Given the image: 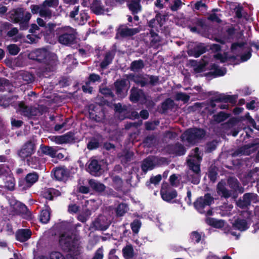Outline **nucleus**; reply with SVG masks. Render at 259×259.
I'll return each instance as SVG.
<instances>
[{
  "instance_id": "f257e3e1",
  "label": "nucleus",
  "mask_w": 259,
  "mask_h": 259,
  "mask_svg": "<svg viewBox=\"0 0 259 259\" xmlns=\"http://www.w3.org/2000/svg\"><path fill=\"white\" fill-rule=\"evenodd\" d=\"M79 239L78 236L72 233L65 232L60 236L59 243L64 250L71 251L77 255L81 249Z\"/></svg>"
},
{
  "instance_id": "f03ea898",
  "label": "nucleus",
  "mask_w": 259,
  "mask_h": 259,
  "mask_svg": "<svg viewBox=\"0 0 259 259\" xmlns=\"http://www.w3.org/2000/svg\"><path fill=\"white\" fill-rule=\"evenodd\" d=\"M192 154L193 156L188 159L187 163L189 168L194 172L191 178V182L194 184H198L200 181V162L201 160L199 154V148H195Z\"/></svg>"
},
{
  "instance_id": "7ed1b4c3",
  "label": "nucleus",
  "mask_w": 259,
  "mask_h": 259,
  "mask_svg": "<svg viewBox=\"0 0 259 259\" xmlns=\"http://www.w3.org/2000/svg\"><path fill=\"white\" fill-rule=\"evenodd\" d=\"M36 60L40 62H44L46 70L47 71H52L55 69L58 63L56 56L54 54L45 50H39L35 52Z\"/></svg>"
},
{
  "instance_id": "20e7f679",
  "label": "nucleus",
  "mask_w": 259,
  "mask_h": 259,
  "mask_svg": "<svg viewBox=\"0 0 259 259\" xmlns=\"http://www.w3.org/2000/svg\"><path fill=\"white\" fill-rule=\"evenodd\" d=\"M31 17V15L29 12H26L22 8H18L11 11L10 17L14 23H19L22 29H25Z\"/></svg>"
},
{
  "instance_id": "39448f33",
  "label": "nucleus",
  "mask_w": 259,
  "mask_h": 259,
  "mask_svg": "<svg viewBox=\"0 0 259 259\" xmlns=\"http://www.w3.org/2000/svg\"><path fill=\"white\" fill-rule=\"evenodd\" d=\"M244 191V187L236 178H228V198H231L233 200H236L239 195L242 194Z\"/></svg>"
},
{
  "instance_id": "423d86ee",
  "label": "nucleus",
  "mask_w": 259,
  "mask_h": 259,
  "mask_svg": "<svg viewBox=\"0 0 259 259\" xmlns=\"http://www.w3.org/2000/svg\"><path fill=\"white\" fill-rule=\"evenodd\" d=\"M205 132L200 128L190 129L183 133L181 136L183 141L190 144H194L203 138Z\"/></svg>"
},
{
  "instance_id": "0eeeda50",
  "label": "nucleus",
  "mask_w": 259,
  "mask_h": 259,
  "mask_svg": "<svg viewBox=\"0 0 259 259\" xmlns=\"http://www.w3.org/2000/svg\"><path fill=\"white\" fill-rule=\"evenodd\" d=\"M63 30L64 32L59 36V42L65 45L72 43L75 38L74 30L70 27H64Z\"/></svg>"
},
{
  "instance_id": "6e6552de",
  "label": "nucleus",
  "mask_w": 259,
  "mask_h": 259,
  "mask_svg": "<svg viewBox=\"0 0 259 259\" xmlns=\"http://www.w3.org/2000/svg\"><path fill=\"white\" fill-rule=\"evenodd\" d=\"M49 7L42 3L40 5H33L31 6V11L33 14L38 13L40 16L45 19H50L52 16V12Z\"/></svg>"
},
{
  "instance_id": "1a4fd4ad",
  "label": "nucleus",
  "mask_w": 259,
  "mask_h": 259,
  "mask_svg": "<svg viewBox=\"0 0 259 259\" xmlns=\"http://www.w3.org/2000/svg\"><path fill=\"white\" fill-rule=\"evenodd\" d=\"M256 195L252 193H245L242 198L238 200H233L236 205L240 209H246L251 205V201L256 197Z\"/></svg>"
},
{
  "instance_id": "9d476101",
  "label": "nucleus",
  "mask_w": 259,
  "mask_h": 259,
  "mask_svg": "<svg viewBox=\"0 0 259 259\" xmlns=\"http://www.w3.org/2000/svg\"><path fill=\"white\" fill-rule=\"evenodd\" d=\"M213 197L210 194L207 193L204 196L198 198L194 203L195 208L201 213L203 212V208L210 205L213 201Z\"/></svg>"
},
{
  "instance_id": "9b49d317",
  "label": "nucleus",
  "mask_w": 259,
  "mask_h": 259,
  "mask_svg": "<svg viewBox=\"0 0 259 259\" xmlns=\"http://www.w3.org/2000/svg\"><path fill=\"white\" fill-rule=\"evenodd\" d=\"M227 97L225 94H217L212 97L209 106L211 108H218L223 109L227 106Z\"/></svg>"
},
{
  "instance_id": "f8f14e48",
  "label": "nucleus",
  "mask_w": 259,
  "mask_h": 259,
  "mask_svg": "<svg viewBox=\"0 0 259 259\" xmlns=\"http://www.w3.org/2000/svg\"><path fill=\"white\" fill-rule=\"evenodd\" d=\"M38 176L36 173H29L24 179L19 181V186L23 190H26L31 187L38 180Z\"/></svg>"
},
{
  "instance_id": "ddd939ff",
  "label": "nucleus",
  "mask_w": 259,
  "mask_h": 259,
  "mask_svg": "<svg viewBox=\"0 0 259 259\" xmlns=\"http://www.w3.org/2000/svg\"><path fill=\"white\" fill-rule=\"evenodd\" d=\"M256 144L249 143L243 145L236 149L232 154L233 156L249 155L256 150Z\"/></svg>"
},
{
  "instance_id": "4468645a",
  "label": "nucleus",
  "mask_w": 259,
  "mask_h": 259,
  "mask_svg": "<svg viewBox=\"0 0 259 259\" xmlns=\"http://www.w3.org/2000/svg\"><path fill=\"white\" fill-rule=\"evenodd\" d=\"M79 7H75L73 10L70 13V17L74 19L80 25H83L87 21L88 18V14L84 10L80 11V18L76 17L79 13Z\"/></svg>"
},
{
  "instance_id": "2eb2a0df",
  "label": "nucleus",
  "mask_w": 259,
  "mask_h": 259,
  "mask_svg": "<svg viewBox=\"0 0 259 259\" xmlns=\"http://www.w3.org/2000/svg\"><path fill=\"white\" fill-rule=\"evenodd\" d=\"M228 6H229L230 10V15L234 13L235 18L240 19L243 17L242 12L244 10V8L240 3L231 2L228 1Z\"/></svg>"
},
{
  "instance_id": "dca6fc26",
  "label": "nucleus",
  "mask_w": 259,
  "mask_h": 259,
  "mask_svg": "<svg viewBox=\"0 0 259 259\" xmlns=\"http://www.w3.org/2000/svg\"><path fill=\"white\" fill-rule=\"evenodd\" d=\"M52 142L57 144L70 143L74 141V138L72 133H68L62 136H53L50 137Z\"/></svg>"
},
{
  "instance_id": "f3484780",
  "label": "nucleus",
  "mask_w": 259,
  "mask_h": 259,
  "mask_svg": "<svg viewBox=\"0 0 259 259\" xmlns=\"http://www.w3.org/2000/svg\"><path fill=\"white\" fill-rule=\"evenodd\" d=\"M128 80L120 79L117 80L114 84L117 94L121 98L126 95L129 87L127 85Z\"/></svg>"
},
{
  "instance_id": "a211bd4d",
  "label": "nucleus",
  "mask_w": 259,
  "mask_h": 259,
  "mask_svg": "<svg viewBox=\"0 0 259 259\" xmlns=\"http://www.w3.org/2000/svg\"><path fill=\"white\" fill-rule=\"evenodd\" d=\"M141 30V27L135 28L128 27L126 25H121L118 29V34L123 37L132 36Z\"/></svg>"
},
{
  "instance_id": "6ab92c4d",
  "label": "nucleus",
  "mask_w": 259,
  "mask_h": 259,
  "mask_svg": "<svg viewBox=\"0 0 259 259\" xmlns=\"http://www.w3.org/2000/svg\"><path fill=\"white\" fill-rule=\"evenodd\" d=\"M110 223V221L108 220L106 217L101 215L93 223V226L96 229L105 230L108 228Z\"/></svg>"
},
{
  "instance_id": "aec40b11",
  "label": "nucleus",
  "mask_w": 259,
  "mask_h": 259,
  "mask_svg": "<svg viewBox=\"0 0 259 259\" xmlns=\"http://www.w3.org/2000/svg\"><path fill=\"white\" fill-rule=\"evenodd\" d=\"M168 185H163L162 186L160 194L162 198L166 201L169 202L176 198L177 196V193L176 190H168Z\"/></svg>"
},
{
  "instance_id": "412c9836",
  "label": "nucleus",
  "mask_w": 259,
  "mask_h": 259,
  "mask_svg": "<svg viewBox=\"0 0 259 259\" xmlns=\"http://www.w3.org/2000/svg\"><path fill=\"white\" fill-rule=\"evenodd\" d=\"M34 144L32 142H27L19 151V156L22 158H25L31 156L34 152Z\"/></svg>"
},
{
  "instance_id": "4be33fe9",
  "label": "nucleus",
  "mask_w": 259,
  "mask_h": 259,
  "mask_svg": "<svg viewBox=\"0 0 259 259\" xmlns=\"http://www.w3.org/2000/svg\"><path fill=\"white\" fill-rule=\"evenodd\" d=\"M156 159L154 157H148L144 159L141 166L142 170L146 172L148 170L152 169L155 166Z\"/></svg>"
},
{
  "instance_id": "5701e85b",
  "label": "nucleus",
  "mask_w": 259,
  "mask_h": 259,
  "mask_svg": "<svg viewBox=\"0 0 259 259\" xmlns=\"http://www.w3.org/2000/svg\"><path fill=\"white\" fill-rule=\"evenodd\" d=\"M32 232L28 229H20L16 233L17 239L22 242L28 240L31 237Z\"/></svg>"
},
{
  "instance_id": "b1692460",
  "label": "nucleus",
  "mask_w": 259,
  "mask_h": 259,
  "mask_svg": "<svg viewBox=\"0 0 259 259\" xmlns=\"http://www.w3.org/2000/svg\"><path fill=\"white\" fill-rule=\"evenodd\" d=\"M233 227L240 231H244L249 228L246 220L237 218L232 223Z\"/></svg>"
},
{
  "instance_id": "393cba45",
  "label": "nucleus",
  "mask_w": 259,
  "mask_h": 259,
  "mask_svg": "<svg viewBox=\"0 0 259 259\" xmlns=\"http://www.w3.org/2000/svg\"><path fill=\"white\" fill-rule=\"evenodd\" d=\"M87 170L91 175L97 176L101 170V165L97 160L92 159L89 161Z\"/></svg>"
},
{
  "instance_id": "a878e982",
  "label": "nucleus",
  "mask_w": 259,
  "mask_h": 259,
  "mask_svg": "<svg viewBox=\"0 0 259 259\" xmlns=\"http://www.w3.org/2000/svg\"><path fill=\"white\" fill-rule=\"evenodd\" d=\"M206 52V48L204 45L198 44L193 49L188 51V53L189 55L193 56L196 58L199 57L201 55Z\"/></svg>"
},
{
  "instance_id": "bb28decb",
  "label": "nucleus",
  "mask_w": 259,
  "mask_h": 259,
  "mask_svg": "<svg viewBox=\"0 0 259 259\" xmlns=\"http://www.w3.org/2000/svg\"><path fill=\"white\" fill-rule=\"evenodd\" d=\"M91 9L92 12L97 15H101L104 13L105 10L101 2L99 1L95 0L91 6Z\"/></svg>"
},
{
  "instance_id": "cd10ccee",
  "label": "nucleus",
  "mask_w": 259,
  "mask_h": 259,
  "mask_svg": "<svg viewBox=\"0 0 259 259\" xmlns=\"http://www.w3.org/2000/svg\"><path fill=\"white\" fill-rule=\"evenodd\" d=\"M217 192L221 197L227 198V183L225 180H222L218 183Z\"/></svg>"
},
{
  "instance_id": "c85d7f7f",
  "label": "nucleus",
  "mask_w": 259,
  "mask_h": 259,
  "mask_svg": "<svg viewBox=\"0 0 259 259\" xmlns=\"http://www.w3.org/2000/svg\"><path fill=\"white\" fill-rule=\"evenodd\" d=\"M90 187L95 191L98 192H103L106 188L105 186L95 180H90L89 181Z\"/></svg>"
},
{
  "instance_id": "c756f323",
  "label": "nucleus",
  "mask_w": 259,
  "mask_h": 259,
  "mask_svg": "<svg viewBox=\"0 0 259 259\" xmlns=\"http://www.w3.org/2000/svg\"><path fill=\"white\" fill-rule=\"evenodd\" d=\"M68 171L63 168H57L54 171L55 178L59 181L63 180L67 177Z\"/></svg>"
},
{
  "instance_id": "7c9ffc66",
  "label": "nucleus",
  "mask_w": 259,
  "mask_h": 259,
  "mask_svg": "<svg viewBox=\"0 0 259 259\" xmlns=\"http://www.w3.org/2000/svg\"><path fill=\"white\" fill-rule=\"evenodd\" d=\"M122 253L125 259H132L134 256V250L132 245H127L122 249Z\"/></svg>"
},
{
  "instance_id": "2f4dec72",
  "label": "nucleus",
  "mask_w": 259,
  "mask_h": 259,
  "mask_svg": "<svg viewBox=\"0 0 259 259\" xmlns=\"http://www.w3.org/2000/svg\"><path fill=\"white\" fill-rule=\"evenodd\" d=\"M128 8L132 11L133 14H135L141 11V6L140 5V0L132 1L128 4Z\"/></svg>"
},
{
  "instance_id": "473e14b6",
  "label": "nucleus",
  "mask_w": 259,
  "mask_h": 259,
  "mask_svg": "<svg viewBox=\"0 0 259 259\" xmlns=\"http://www.w3.org/2000/svg\"><path fill=\"white\" fill-rule=\"evenodd\" d=\"M209 57L207 56H204L202 59V63L194 68L196 72H200L203 71L205 66L208 64Z\"/></svg>"
},
{
  "instance_id": "72a5a7b5",
  "label": "nucleus",
  "mask_w": 259,
  "mask_h": 259,
  "mask_svg": "<svg viewBox=\"0 0 259 259\" xmlns=\"http://www.w3.org/2000/svg\"><path fill=\"white\" fill-rule=\"evenodd\" d=\"M232 166L228 165V169H233L236 170V172H238L240 170V167L243 165V161L241 159H235L231 161Z\"/></svg>"
},
{
  "instance_id": "f704fd0d",
  "label": "nucleus",
  "mask_w": 259,
  "mask_h": 259,
  "mask_svg": "<svg viewBox=\"0 0 259 259\" xmlns=\"http://www.w3.org/2000/svg\"><path fill=\"white\" fill-rule=\"evenodd\" d=\"M144 67V63L143 60H139L133 61L131 65V70L133 71H137Z\"/></svg>"
},
{
  "instance_id": "c9c22d12",
  "label": "nucleus",
  "mask_w": 259,
  "mask_h": 259,
  "mask_svg": "<svg viewBox=\"0 0 259 259\" xmlns=\"http://www.w3.org/2000/svg\"><path fill=\"white\" fill-rule=\"evenodd\" d=\"M50 219V212L49 209H44L40 214V221L42 223H47Z\"/></svg>"
},
{
  "instance_id": "e433bc0d",
  "label": "nucleus",
  "mask_w": 259,
  "mask_h": 259,
  "mask_svg": "<svg viewBox=\"0 0 259 259\" xmlns=\"http://www.w3.org/2000/svg\"><path fill=\"white\" fill-rule=\"evenodd\" d=\"M41 152L46 155L54 157L56 156L57 150L52 147L44 146L41 148Z\"/></svg>"
},
{
  "instance_id": "4c0bfd02",
  "label": "nucleus",
  "mask_w": 259,
  "mask_h": 259,
  "mask_svg": "<svg viewBox=\"0 0 259 259\" xmlns=\"http://www.w3.org/2000/svg\"><path fill=\"white\" fill-rule=\"evenodd\" d=\"M41 108V107H39L38 108L35 107H30L29 113H26V116L30 117L42 114Z\"/></svg>"
},
{
  "instance_id": "58836bf2",
  "label": "nucleus",
  "mask_w": 259,
  "mask_h": 259,
  "mask_svg": "<svg viewBox=\"0 0 259 259\" xmlns=\"http://www.w3.org/2000/svg\"><path fill=\"white\" fill-rule=\"evenodd\" d=\"M128 209V207L125 204H120L116 208L117 215L120 217L122 216L127 211Z\"/></svg>"
},
{
  "instance_id": "ea45409f",
  "label": "nucleus",
  "mask_w": 259,
  "mask_h": 259,
  "mask_svg": "<svg viewBox=\"0 0 259 259\" xmlns=\"http://www.w3.org/2000/svg\"><path fill=\"white\" fill-rule=\"evenodd\" d=\"M113 57L110 53H107L106 54L104 60L101 63V67L103 69L105 68L111 62Z\"/></svg>"
},
{
  "instance_id": "a19ab883",
  "label": "nucleus",
  "mask_w": 259,
  "mask_h": 259,
  "mask_svg": "<svg viewBox=\"0 0 259 259\" xmlns=\"http://www.w3.org/2000/svg\"><path fill=\"white\" fill-rule=\"evenodd\" d=\"M15 186V181L12 177H8L5 182V187L9 190H13Z\"/></svg>"
},
{
  "instance_id": "79ce46f5",
  "label": "nucleus",
  "mask_w": 259,
  "mask_h": 259,
  "mask_svg": "<svg viewBox=\"0 0 259 259\" xmlns=\"http://www.w3.org/2000/svg\"><path fill=\"white\" fill-rule=\"evenodd\" d=\"M213 120L217 123L221 122L227 118V115L224 112H220L213 116Z\"/></svg>"
},
{
  "instance_id": "37998d69",
  "label": "nucleus",
  "mask_w": 259,
  "mask_h": 259,
  "mask_svg": "<svg viewBox=\"0 0 259 259\" xmlns=\"http://www.w3.org/2000/svg\"><path fill=\"white\" fill-rule=\"evenodd\" d=\"M30 107H27L25 105L23 102H20L18 105V111L22 115L26 116V113H29Z\"/></svg>"
},
{
  "instance_id": "c03bdc74",
  "label": "nucleus",
  "mask_w": 259,
  "mask_h": 259,
  "mask_svg": "<svg viewBox=\"0 0 259 259\" xmlns=\"http://www.w3.org/2000/svg\"><path fill=\"white\" fill-rule=\"evenodd\" d=\"M245 45L246 42L243 41L233 42L231 46V51L233 54H235L238 48L242 49Z\"/></svg>"
},
{
  "instance_id": "a18cd8bd",
  "label": "nucleus",
  "mask_w": 259,
  "mask_h": 259,
  "mask_svg": "<svg viewBox=\"0 0 259 259\" xmlns=\"http://www.w3.org/2000/svg\"><path fill=\"white\" fill-rule=\"evenodd\" d=\"M209 224L215 228H220L224 226L225 221L222 220H218L212 219L209 220Z\"/></svg>"
},
{
  "instance_id": "49530a36",
  "label": "nucleus",
  "mask_w": 259,
  "mask_h": 259,
  "mask_svg": "<svg viewBox=\"0 0 259 259\" xmlns=\"http://www.w3.org/2000/svg\"><path fill=\"white\" fill-rule=\"evenodd\" d=\"M241 63L240 59H238V56H228V65H238Z\"/></svg>"
},
{
  "instance_id": "de8ad7c7",
  "label": "nucleus",
  "mask_w": 259,
  "mask_h": 259,
  "mask_svg": "<svg viewBox=\"0 0 259 259\" xmlns=\"http://www.w3.org/2000/svg\"><path fill=\"white\" fill-rule=\"evenodd\" d=\"M190 97L184 93H178L176 95V99L178 101L181 100L184 102H188L190 99Z\"/></svg>"
},
{
  "instance_id": "09e8293b",
  "label": "nucleus",
  "mask_w": 259,
  "mask_h": 259,
  "mask_svg": "<svg viewBox=\"0 0 259 259\" xmlns=\"http://www.w3.org/2000/svg\"><path fill=\"white\" fill-rule=\"evenodd\" d=\"M9 53L12 55H17L20 51L19 48L15 44L10 45L7 47Z\"/></svg>"
},
{
  "instance_id": "8fccbe9b",
  "label": "nucleus",
  "mask_w": 259,
  "mask_h": 259,
  "mask_svg": "<svg viewBox=\"0 0 259 259\" xmlns=\"http://www.w3.org/2000/svg\"><path fill=\"white\" fill-rule=\"evenodd\" d=\"M174 151L178 155H184L186 152L184 147L180 144H177L174 148Z\"/></svg>"
},
{
  "instance_id": "3c124183",
  "label": "nucleus",
  "mask_w": 259,
  "mask_h": 259,
  "mask_svg": "<svg viewBox=\"0 0 259 259\" xmlns=\"http://www.w3.org/2000/svg\"><path fill=\"white\" fill-rule=\"evenodd\" d=\"M259 171V168L255 167L252 170H250L247 174V178L250 179V180L254 181L255 179H257L258 176L257 172Z\"/></svg>"
},
{
  "instance_id": "603ef678",
  "label": "nucleus",
  "mask_w": 259,
  "mask_h": 259,
  "mask_svg": "<svg viewBox=\"0 0 259 259\" xmlns=\"http://www.w3.org/2000/svg\"><path fill=\"white\" fill-rule=\"evenodd\" d=\"M141 223L140 221L138 220H135L131 224L132 231L135 233H138L139 232V229L141 227Z\"/></svg>"
},
{
  "instance_id": "864d4df0",
  "label": "nucleus",
  "mask_w": 259,
  "mask_h": 259,
  "mask_svg": "<svg viewBox=\"0 0 259 259\" xmlns=\"http://www.w3.org/2000/svg\"><path fill=\"white\" fill-rule=\"evenodd\" d=\"M140 91L136 89H132L130 96L131 100L133 102L138 101L140 97Z\"/></svg>"
},
{
  "instance_id": "5fc2aeb1",
  "label": "nucleus",
  "mask_w": 259,
  "mask_h": 259,
  "mask_svg": "<svg viewBox=\"0 0 259 259\" xmlns=\"http://www.w3.org/2000/svg\"><path fill=\"white\" fill-rule=\"evenodd\" d=\"M150 34L151 35V43L152 44L156 45L160 41L159 36L152 30L150 31Z\"/></svg>"
},
{
  "instance_id": "6e6d98bb",
  "label": "nucleus",
  "mask_w": 259,
  "mask_h": 259,
  "mask_svg": "<svg viewBox=\"0 0 259 259\" xmlns=\"http://www.w3.org/2000/svg\"><path fill=\"white\" fill-rule=\"evenodd\" d=\"M251 52L252 49L251 48H249L248 49V51L246 53L241 55L240 56L241 62H244L248 60L251 57Z\"/></svg>"
},
{
  "instance_id": "4d7b16f0",
  "label": "nucleus",
  "mask_w": 259,
  "mask_h": 259,
  "mask_svg": "<svg viewBox=\"0 0 259 259\" xmlns=\"http://www.w3.org/2000/svg\"><path fill=\"white\" fill-rule=\"evenodd\" d=\"M104 257L103 247L99 248L95 252L92 259H103Z\"/></svg>"
},
{
  "instance_id": "13d9d810",
  "label": "nucleus",
  "mask_w": 259,
  "mask_h": 259,
  "mask_svg": "<svg viewBox=\"0 0 259 259\" xmlns=\"http://www.w3.org/2000/svg\"><path fill=\"white\" fill-rule=\"evenodd\" d=\"M244 119L243 117H232L228 120V127H229L230 124L235 125L241 122Z\"/></svg>"
},
{
  "instance_id": "bf43d9fd",
  "label": "nucleus",
  "mask_w": 259,
  "mask_h": 259,
  "mask_svg": "<svg viewBox=\"0 0 259 259\" xmlns=\"http://www.w3.org/2000/svg\"><path fill=\"white\" fill-rule=\"evenodd\" d=\"M50 259H65L64 256L59 251H53L50 254Z\"/></svg>"
},
{
  "instance_id": "052dcab7",
  "label": "nucleus",
  "mask_w": 259,
  "mask_h": 259,
  "mask_svg": "<svg viewBox=\"0 0 259 259\" xmlns=\"http://www.w3.org/2000/svg\"><path fill=\"white\" fill-rule=\"evenodd\" d=\"M15 209L20 213H25L27 211V207L21 202H17Z\"/></svg>"
},
{
  "instance_id": "680f3d73",
  "label": "nucleus",
  "mask_w": 259,
  "mask_h": 259,
  "mask_svg": "<svg viewBox=\"0 0 259 259\" xmlns=\"http://www.w3.org/2000/svg\"><path fill=\"white\" fill-rule=\"evenodd\" d=\"M21 76L22 77V79L25 81L26 83H29L33 80L32 75L28 72L21 73Z\"/></svg>"
},
{
  "instance_id": "e2e57ef3",
  "label": "nucleus",
  "mask_w": 259,
  "mask_h": 259,
  "mask_svg": "<svg viewBox=\"0 0 259 259\" xmlns=\"http://www.w3.org/2000/svg\"><path fill=\"white\" fill-rule=\"evenodd\" d=\"M169 182L171 186L177 187L179 184L178 177L175 175H172L169 178Z\"/></svg>"
},
{
  "instance_id": "0e129e2a",
  "label": "nucleus",
  "mask_w": 259,
  "mask_h": 259,
  "mask_svg": "<svg viewBox=\"0 0 259 259\" xmlns=\"http://www.w3.org/2000/svg\"><path fill=\"white\" fill-rule=\"evenodd\" d=\"M238 98V94H235L233 95H228V103H229L233 105H236L237 100Z\"/></svg>"
},
{
  "instance_id": "69168bd1",
  "label": "nucleus",
  "mask_w": 259,
  "mask_h": 259,
  "mask_svg": "<svg viewBox=\"0 0 259 259\" xmlns=\"http://www.w3.org/2000/svg\"><path fill=\"white\" fill-rule=\"evenodd\" d=\"M43 3L49 7H56L59 5V0H45Z\"/></svg>"
},
{
  "instance_id": "338daca9",
  "label": "nucleus",
  "mask_w": 259,
  "mask_h": 259,
  "mask_svg": "<svg viewBox=\"0 0 259 259\" xmlns=\"http://www.w3.org/2000/svg\"><path fill=\"white\" fill-rule=\"evenodd\" d=\"M182 3L181 0H174L170 6V9L173 11L178 10L182 6Z\"/></svg>"
},
{
  "instance_id": "774afa93",
  "label": "nucleus",
  "mask_w": 259,
  "mask_h": 259,
  "mask_svg": "<svg viewBox=\"0 0 259 259\" xmlns=\"http://www.w3.org/2000/svg\"><path fill=\"white\" fill-rule=\"evenodd\" d=\"M173 105L174 101L171 99H167L163 103L162 106L163 110H167L172 107Z\"/></svg>"
}]
</instances>
